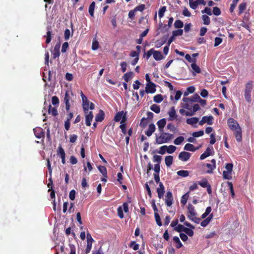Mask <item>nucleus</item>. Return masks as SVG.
<instances>
[{
    "label": "nucleus",
    "instance_id": "28",
    "mask_svg": "<svg viewBox=\"0 0 254 254\" xmlns=\"http://www.w3.org/2000/svg\"><path fill=\"white\" fill-rule=\"evenodd\" d=\"M198 184L202 188H206L210 185L206 178H203L201 181L198 182Z\"/></svg>",
    "mask_w": 254,
    "mask_h": 254
},
{
    "label": "nucleus",
    "instance_id": "63",
    "mask_svg": "<svg viewBox=\"0 0 254 254\" xmlns=\"http://www.w3.org/2000/svg\"><path fill=\"white\" fill-rule=\"evenodd\" d=\"M183 14L185 16L190 17L191 16V13L188 9L187 7H185L183 11Z\"/></svg>",
    "mask_w": 254,
    "mask_h": 254
},
{
    "label": "nucleus",
    "instance_id": "7",
    "mask_svg": "<svg viewBox=\"0 0 254 254\" xmlns=\"http://www.w3.org/2000/svg\"><path fill=\"white\" fill-rule=\"evenodd\" d=\"M168 114L169 115V121H174L176 120L178 123L181 122V120L178 119V115L176 114V110L174 107H172L171 108L170 110L168 112Z\"/></svg>",
    "mask_w": 254,
    "mask_h": 254
},
{
    "label": "nucleus",
    "instance_id": "15",
    "mask_svg": "<svg viewBox=\"0 0 254 254\" xmlns=\"http://www.w3.org/2000/svg\"><path fill=\"white\" fill-rule=\"evenodd\" d=\"M156 85L153 83H148L146 85L145 92L147 93H153L156 91Z\"/></svg>",
    "mask_w": 254,
    "mask_h": 254
},
{
    "label": "nucleus",
    "instance_id": "46",
    "mask_svg": "<svg viewBox=\"0 0 254 254\" xmlns=\"http://www.w3.org/2000/svg\"><path fill=\"white\" fill-rule=\"evenodd\" d=\"M184 140V137L182 136H179V137H177L175 139V140L174 141V143L176 145H180V144H181L183 142Z\"/></svg>",
    "mask_w": 254,
    "mask_h": 254
},
{
    "label": "nucleus",
    "instance_id": "29",
    "mask_svg": "<svg viewBox=\"0 0 254 254\" xmlns=\"http://www.w3.org/2000/svg\"><path fill=\"white\" fill-rule=\"evenodd\" d=\"M98 169L104 177L107 178V169L105 166H99Z\"/></svg>",
    "mask_w": 254,
    "mask_h": 254
},
{
    "label": "nucleus",
    "instance_id": "51",
    "mask_svg": "<svg viewBox=\"0 0 254 254\" xmlns=\"http://www.w3.org/2000/svg\"><path fill=\"white\" fill-rule=\"evenodd\" d=\"M206 166L208 168V170L206 171V172L209 174L212 173L213 170L215 169V166L211 165V164L207 163L206 164Z\"/></svg>",
    "mask_w": 254,
    "mask_h": 254
},
{
    "label": "nucleus",
    "instance_id": "16",
    "mask_svg": "<svg viewBox=\"0 0 254 254\" xmlns=\"http://www.w3.org/2000/svg\"><path fill=\"white\" fill-rule=\"evenodd\" d=\"M165 192V188L162 182H159V187L157 188V192L158 196L159 198H161L164 195Z\"/></svg>",
    "mask_w": 254,
    "mask_h": 254
},
{
    "label": "nucleus",
    "instance_id": "52",
    "mask_svg": "<svg viewBox=\"0 0 254 254\" xmlns=\"http://www.w3.org/2000/svg\"><path fill=\"white\" fill-rule=\"evenodd\" d=\"M221 10L220 8L217 6L214 7L213 8L212 13L218 16L221 14Z\"/></svg>",
    "mask_w": 254,
    "mask_h": 254
},
{
    "label": "nucleus",
    "instance_id": "43",
    "mask_svg": "<svg viewBox=\"0 0 254 254\" xmlns=\"http://www.w3.org/2000/svg\"><path fill=\"white\" fill-rule=\"evenodd\" d=\"M166 149L167 153L172 154L174 153L176 150V147L174 145H170L169 146H167Z\"/></svg>",
    "mask_w": 254,
    "mask_h": 254
},
{
    "label": "nucleus",
    "instance_id": "23",
    "mask_svg": "<svg viewBox=\"0 0 254 254\" xmlns=\"http://www.w3.org/2000/svg\"><path fill=\"white\" fill-rule=\"evenodd\" d=\"M247 7V3L246 2H243L240 3L239 5V12L238 15H241L244 11L246 10Z\"/></svg>",
    "mask_w": 254,
    "mask_h": 254
},
{
    "label": "nucleus",
    "instance_id": "4",
    "mask_svg": "<svg viewBox=\"0 0 254 254\" xmlns=\"http://www.w3.org/2000/svg\"><path fill=\"white\" fill-rule=\"evenodd\" d=\"M253 88V82L252 80L249 81L245 85L244 90V97L248 103L252 101L251 92Z\"/></svg>",
    "mask_w": 254,
    "mask_h": 254
},
{
    "label": "nucleus",
    "instance_id": "18",
    "mask_svg": "<svg viewBox=\"0 0 254 254\" xmlns=\"http://www.w3.org/2000/svg\"><path fill=\"white\" fill-rule=\"evenodd\" d=\"M105 118V113L102 110H100L99 113L95 116V121L96 122H101Z\"/></svg>",
    "mask_w": 254,
    "mask_h": 254
},
{
    "label": "nucleus",
    "instance_id": "19",
    "mask_svg": "<svg viewBox=\"0 0 254 254\" xmlns=\"http://www.w3.org/2000/svg\"><path fill=\"white\" fill-rule=\"evenodd\" d=\"M166 124V119L164 118L159 120L157 122V125L158 126V129L160 132H162L163 131V128L165 127Z\"/></svg>",
    "mask_w": 254,
    "mask_h": 254
},
{
    "label": "nucleus",
    "instance_id": "54",
    "mask_svg": "<svg viewBox=\"0 0 254 254\" xmlns=\"http://www.w3.org/2000/svg\"><path fill=\"white\" fill-rule=\"evenodd\" d=\"M188 214L196 213L194 207L191 204H189L188 206Z\"/></svg>",
    "mask_w": 254,
    "mask_h": 254
},
{
    "label": "nucleus",
    "instance_id": "39",
    "mask_svg": "<svg viewBox=\"0 0 254 254\" xmlns=\"http://www.w3.org/2000/svg\"><path fill=\"white\" fill-rule=\"evenodd\" d=\"M148 124L147 119L144 117L142 118L140 121L139 126L142 128L145 127Z\"/></svg>",
    "mask_w": 254,
    "mask_h": 254
},
{
    "label": "nucleus",
    "instance_id": "53",
    "mask_svg": "<svg viewBox=\"0 0 254 254\" xmlns=\"http://www.w3.org/2000/svg\"><path fill=\"white\" fill-rule=\"evenodd\" d=\"M192 229L191 228H189L186 227V229H185L184 232L190 237H192L194 234L193 231Z\"/></svg>",
    "mask_w": 254,
    "mask_h": 254
},
{
    "label": "nucleus",
    "instance_id": "60",
    "mask_svg": "<svg viewBox=\"0 0 254 254\" xmlns=\"http://www.w3.org/2000/svg\"><path fill=\"white\" fill-rule=\"evenodd\" d=\"M222 42V39L220 37L215 38L214 47H217Z\"/></svg>",
    "mask_w": 254,
    "mask_h": 254
},
{
    "label": "nucleus",
    "instance_id": "40",
    "mask_svg": "<svg viewBox=\"0 0 254 254\" xmlns=\"http://www.w3.org/2000/svg\"><path fill=\"white\" fill-rule=\"evenodd\" d=\"M166 10V7L163 6L159 8L158 11V16L160 18L163 17L165 12Z\"/></svg>",
    "mask_w": 254,
    "mask_h": 254
},
{
    "label": "nucleus",
    "instance_id": "24",
    "mask_svg": "<svg viewBox=\"0 0 254 254\" xmlns=\"http://www.w3.org/2000/svg\"><path fill=\"white\" fill-rule=\"evenodd\" d=\"M191 68L192 69V70H193L194 72L193 73V74L194 75H195V73H200L201 72V70H200V67H199L198 65H197L196 64V63H192L191 64Z\"/></svg>",
    "mask_w": 254,
    "mask_h": 254
},
{
    "label": "nucleus",
    "instance_id": "44",
    "mask_svg": "<svg viewBox=\"0 0 254 254\" xmlns=\"http://www.w3.org/2000/svg\"><path fill=\"white\" fill-rule=\"evenodd\" d=\"M154 216H155V220H156L157 224L159 226H161L162 224V222L161 221V218H160V217L159 214L157 212H155L154 213Z\"/></svg>",
    "mask_w": 254,
    "mask_h": 254
},
{
    "label": "nucleus",
    "instance_id": "48",
    "mask_svg": "<svg viewBox=\"0 0 254 254\" xmlns=\"http://www.w3.org/2000/svg\"><path fill=\"white\" fill-rule=\"evenodd\" d=\"M52 103L54 106H58L59 105V99L56 96H54L52 97Z\"/></svg>",
    "mask_w": 254,
    "mask_h": 254
},
{
    "label": "nucleus",
    "instance_id": "21",
    "mask_svg": "<svg viewBox=\"0 0 254 254\" xmlns=\"http://www.w3.org/2000/svg\"><path fill=\"white\" fill-rule=\"evenodd\" d=\"M47 34H46V35L44 37L46 38V43L48 44L51 42V39H52V32L51 31V26H48L47 27Z\"/></svg>",
    "mask_w": 254,
    "mask_h": 254
},
{
    "label": "nucleus",
    "instance_id": "30",
    "mask_svg": "<svg viewBox=\"0 0 254 254\" xmlns=\"http://www.w3.org/2000/svg\"><path fill=\"white\" fill-rule=\"evenodd\" d=\"M189 171L187 170H180L177 172V174L182 177H187L189 175Z\"/></svg>",
    "mask_w": 254,
    "mask_h": 254
},
{
    "label": "nucleus",
    "instance_id": "59",
    "mask_svg": "<svg viewBox=\"0 0 254 254\" xmlns=\"http://www.w3.org/2000/svg\"><path fill=\"white\" fill-rule=\"evenodd\" d=\"M204 134L203 130H199L198 131L194 132L192 133V136L194 137H198L201 136Z\"/></svg>",
    "mask_w": 254,
    "mask_h": 254
},
{
    "label": "nucleus",
    "instance_id": "26",
    "mask_svg": "<svg viewBox=\"0 0 254 254\" xmlns=\"http://www.w3.org/2000/svg\"><path fill=\"white\" fill-rule=\"evenodd\" d=\"M198 122V118L197 117H192L187 119L186 123L189 125H193Z\"/></svg>",
    "mask_w": 254,
    "mask_h": 254
},
{
    "label": "nucleus",
    "instance_id": "31",
    "mask_svg": "<svg viewBox=\"0 0 254 254\" xmlns=\"http://www.w3.org/2000/svg\"><path fill=\"white\" fill-rule=\"evenodd\" d=\"M133 72L131 71L126 73L124 75V79L126 82H128L132 77Z\"/></svg>",
    "mask_w": 254,
    "mask_h": 254
},
{
    "label": "nucleus",
    "instance_id": "27",
    "mask_svg": "<svg viewBox=\"0 0 254 254\" xmlns=\"http://www.w3.org/2000/svg\"><path fill=\"white\" fill-rule=\"evenodd\" d=\"M173 161V157L172 156L169 155L167 156L165 158V164L167 166H170L172 163Z\"/></svg>",
    "mask_w": 254,
    "mask_h": 254
},
{
    "label": "nucleus",
    "instance_id": "25",
    "mask_svg": "<svg viewBox=\"0 0 254 254\" xmlns=\"http://www.w3.org/2000/svg\"><path fill=\"white\" fill-rule=\"evenodd\" d=\"M184 150L190 151H195L197 148H195L193 145L190 143H187L184 148Z\"/></svg>",
    "mask_w": 254,
    "mask_h": 254
},
{
    "label": "nucleus",
    "instance_id": "56",
    "mask_svg": "<svg viewBox=\"0 0 254 254\" xmlns=\"http://www.w3.org/2000/svg\"><path fill=\"white\" fill-rule=\"evenodd\" d=\"M129 246L134 251H136L139 249V245L136 244L134 241L131 242L129 245Z\"/></svg>",
    "mask_w": 254,
    "mask_h": 254
},
{
    "label": "nucleus",
    "instance_id": "45",
    "mask_svg": "<svg viewBox=\"0 0 254 254\" xmlns=\"http://www.w3.org/2000/svg\"><path fill=\"white\" fill-rule=\"evenodd\" d=\"M186 227H185L183 225L181 224H179L177 226L174 228V230L176 232L181 233V232H184L185 229H186Z\"/></svg>",
    "mask_w": 254,
    "mask_h": 254
},
{
    "label": "nucleus",
    "instance_id": "34",
    "mask_svg": "<svg viewBox=\"0 0 254 254\" xmlns=\"http://www.w3.org/2000/svg\"><path fill=\"white\" fill-rule=\"evenodd\" d=\"M95 6V2L93 1L91 3L89 7V13L91 16H94V12Z\"/></svg>",
    "mask_w": 254,
    "mask_h": 254
},
{
    "label": "nucleus",
    "instance_id": "58",
    "mask_svg": "<svg viewBox=\"0 0 254 254\" xmlns=\"http://www.w3.org/2000/svg\"><path fill=\"white\" fill-rule=\"evenodd\" d=\"M183 30L182 29H178L173 31L174 36H181L183 35Z\"/></svg>",
    "mask_w": 254,
    "mask_h": 254
},
{
    "label": "nucleus",
    "instance_id": "22",
    "mask_svg": "<svg viewBox=\"0 0 254 254\" xmlns=\"http://www.w3.org/2000/svg\"><path fill=\"white\" fill-rule=\"evenodd\" d=\"M153 57L156 61H160L164 58L161 52L155 51L154 50L153 53Z\"/></svg>",
    "mask_w": 254,
    "mask_h": 254
},
{
    "label": "nucleus",
    "instance_id": "36",
    "mask_svg": "<svg viewBox=\"0 0 254 254\" xmlns=\"http://www.w3.org/2000/svg\"><path fill=\"white\" fill-rule=\"evenodd\" d=\"M173 240L175 242V243H176L177 244L176 248L177 249H180L183 246V245L181 242L179 237H178L177 236L174 237Z\"/></svg>",
    "mask_w": 254,
    "mask_h": 254
},
{
    "label": "nucleus",
    "instance_id": "38",
    "mask_svg": "<svg viewBox=\"0 0 254 254\" xmlns=\"http://www.w3.org/2000/svg\"><path fill=\"white\" fill-rule=\"evenodd\" d=\"M202 19L204 25H209L210 23V18L206 15H202Z\"/></svg>",
    "mask_w": 254,
    "mask_h": 254
},
{
    "label": "nucleus",
    "instance_id": "42",
    "mask_svg": "<svg viewBox=\"0 0 254 254\" xmlns=\"http://www.w3.org/2000/svg\"><path fill=\"white\" fill-rule=\"evenodd\" d=\"M223 177L224 179L231 180L232 179V173L224 171L223 172Z\"/></svg>",
    "mask_w": 254,
    "mask_h": 254
},
{
    "label": "nucleus",
    "instance_id": "57",
    "mask_svg": "<svg viewBox=\"0 0 254 254\" xmlns=\"http://www.w3.org/2000/svg\"><path fill=\"white\" fill-rule=\"evenodd\" d=\"M233 165L232 163H227L225 165V169L226 171L232 173L233 171Z\"/></svg>",
    "mask_w": 254,
    "mask_h": 254
},
{
    "label": "nucleus",
    "instance_id": "41",
    "mask_svg": "<svg viewBox=\"0 0 254 254\" xmlns=\"http://www.w3.org/2000/svg\"><path fill=\"white\" fill-rule=\"evenodd\" d=\"M179 113L182 115H185L186 116H192L193 115V113H190V112H188L185 111L184 109H181L179 110Z\"/></svg>",
    "mask_w": 254,
    "mask_h": 254
},
{
    "label": "nucleus",
    "instance_id": "37",
    "mask_svg": "<svg viewBox=\"0 0 254 254\" xmlns=\"http://www.w3.org/2000/svg\"><path fill=\"white\" fill-rule=\"evenodd\" d=\"M150 109L157 114H158L160 112V108L158 105L156 104H153L151 105L150 107Z\"/></svg>",
    "mask_w": 254,
    "mask_h": 254
},
{
    "label": "nucleus",
    "instance_id": "12",
    "mask_svg": "<svg viewBox=\"0 0 254 254\" xmlns=\"http://www.w3.org/2000/svg\"><path fill=\"white\" fill-rule=\"evenodd\" d=\"M191 154L186 151H182L179 154V159L182 161L186 162L189 160Z\"/></svg>",
    "mask_w": 254,
    "mask_h": 254
},
{
    "label": "nucleus",
    "instance_id": "14",
    "mask_svg": "<svg viewBox=\"0 0 254 254\" xmlns=\"http://www.w3.org/2000/svg\"><path fill=\"white\" fill-rule=\"evenodd\" d=\"M61 47V43L59 42L57 43L54 48L53 51L52 52V57L54 59L58 58L60 55V49Z\"/></svg>",
    "mask_w": 254,
    "mask_h": 254
},
{
    "label": "nucleus",
    "instance_id": "20",
    "mask_svg": "<svg viewBox=\"0 0 254 254\" xmlns=\"http://www.w3.org/2000/svg\"><path fill=\"white\" fill-rule=\"evenodd\" d=\"M156 129L155 126L153 124L149 125L148 129L145 131V134L147 136H150Z\"/></svg>",
    "mask_w": 254,
    "mask_h": 254
},
{
    "label": "nucleus",
    "instance_id": "17",
    "mask_svg": "<svg viewBox=\"0 0 254 254\" xmlns=\"http://www.w3.org/2000/svg\"><path fill=\"white\" fill-rule=\"evenodd\" d=\"M213 147L212 146L208 147L206 148V149L205 150V151H204V152L203 153L200 155V159L202 160L204 159L206 157L209 156L211 155L212 150H213Z\"/></svg>",
    "mask_w": 254,
    "mask_h": 254
},
{
    "label": "nucleus",
    "instance_id": "35",
    "mask_svg": "<svg viewBox=\"0 0 254 254\" xmlns=\"http://www.w3.org/2000/svg\"><path fill=\"white\" fill-rule=\"evenodd\" d=\"M153 100L155 103H161L163 100V96L161 94H157L154 96Z\"/></svg>",
    "mask_w": 254,
    "mask_h": 254
},
{
    "label": "nucleus",
    "instance_id": "3",
    "mask_svg": "<svg viewBox=\"0 0 254 254\" xmlns=\"http://www.w3.org/2000/svg\"><path fill=\"white\" fill-rule=\"evenodd\" d=\"M160 136L156 138V141L157 144H160L168 142L174 137V135L172 134L164 132L163 131L160 132Z\"/></svg>",
    "mask_w": 254,
    "mask_h": 254
},
{
    "label": "nucleus",
    "instance_id": "33",
    "mask_svg": "<svg viewBox=\"0 0 254 254\" xmlns=\"http://www.w3.org/2000/svg\"><path fill=\"white\" fill-rule=\"evenodd\" d=\"M189 197V192H188L186 193L185 194H184L181 199V203L183 205H185L187 202V200Z\"/></svg>",
    "mask_w": 254,
    "mask_h": 254
},
{
    "label": "nucleus",
    "instance_id": "13",
    "mask_svg": "<svg viewBox=\"0 0 254 254\" xmlns=\"http://www.w3.org/2000/svg\"><path fill=\"white\" fill-rule=\"evenodd\" d=\"M84 114H85V124L87 126L89 127L91 126L93 118V112L88 111L87 113Z\"/></svg>",
    "mask_w": 254,
    "mask_h": 254
},
{
    "label": "nucleus",
    "instance_id": "50",
    "mask_svg": "<svg viewBox=\"0 0 254 254\" xmlns=\"http://www.w3.org/2000/svg\"><path fill=\"white\" fill-rule=\"evenodd\" d=\"M162 160V156L160 155H155L153 157V161L154 162H157V164H160Z\"/></svg>",
    "mask_w": 254,
    "mask_h": 254
},
{
    "label": "nucleus",
    "instance_id": "1",
    "mask_svg": "<svg viewBox=\"0 0 254 254\" xmlns=\"http://www.w3.org/2000/svg\"><path fill=\"white\" fill-rule=\"evenodd\" d=\"M227 124L231 130L234 131V135L238 142L242 140V130L238 122L232 118L228 119Z\"/></svg>",
    "mask_w": 254,
    "mask_h": 254
},
{
    "label": "nucleus",
    "instance_id": "11",
    "mask_svg": "<svg viewBox=\"0 0 254 254\" xmlns=\"http://www.w3.org/2000/svg\"><path fill=\"white\" fill-rule=\"evenodd\" d=\"M165 203L167 206H171L173 202V197L172 193L171 191H167L165 196Z\"/></svg>",
    "mask_w": 254,
    "mask_h": 254
},
{
    "label": "nucleus",
    "instance_id": "5",
    "mask_svg": "<svg viewBox=\"0 0 254 254\" xmlns=\"http://www.w3.org/2000/svg\"><path fill=\"white\" fill-rule=\"evenodd\" d=\"M127 112L124 113L123 111L118 112L114 117V121L116 122L121 121V123H126L127 121Z\"/></svg>",
    "mask_w": 254,
    "mask_h": 254
},
{
    "label": "nucleus",
    "instance_id": "2",
    "mask_svg": "<svg viewBox=\"0 0 254 254\" xmlns=\"http://www.w3.org/2000/svg\"><path fill=\"white\" fill-rule=\"evenodd\" d=\"M198 98L199 95L197 94L193 95L191 97L183 98L182 107L191 111L193 103L196 102Z\"/></svg>",
    "mask_w": 254,
    "mask_h": 254
},
{
    "label": "nucleus",
    "instance_id": "49",
    "mask_svg": "<svg viewBox=\"0 0 254 254\" xmlns=\"http://www.w3.org/2000/svg\"><path fill=\"white\" fill-rule=\"evenodd\" d=\"M58 154L60 155L61 157L65 156V153L64 152V150L61 145L60 146H59V147H58Z\"/></svg>",
    "mask_w": 254,
    "mask_h": 254
},
{
    "label": "nucleus",
    "instance_id": "10",
    "mask_svg": "<svg viewBox=\"0 0 254 254\" xmlns=\"http://www.w3.org/2000/svg\"><path fill=\"white\" fill-rule=\"evenodd\" d=\"M70 100L71 97L69 96V92L68 91H66L64 95V101L65 105V110L67 112L69 111L70 108V104L69 102Z\"/></svg>",
    "mask_w": 254,
    "mask_h": 254
},
{
    "label": "nucleus",
    "instance_id": "61",
    "mask_svg": "<svg viewBox=\"0 0 254 254\" xmlns=\"http://www.w3.org/2000/svg\"><path fill=\"white\" fill-rule=\"evenodd\" d=\"M120 128L121 129L122 132H123V134H126L127 133L126 125L125 123H121Z\"/></svg>",
    "mask_w": 254,
    "mask_h": 254
},
{
    "label": "nucleus",
    "instance_id": "64",
    "mask_svg": "<svg viewBox=\"0 0 254 254\" xmlns=\"http://www.w3.org/2000/svg\"><path fill=\"white\" fill-rule=\"evenodd\" d=\"M165 41H160L157 40L155 42V47L157 48L161 47L163 45H164L165 43Z\"/></svg>",
    "mask_w": 254,
    "mask_h": 254
},
{
    "label": "nucleus",
    "instance_id": "6",
    "mask_svg": "<svg viewBox=\"0 0 254 254\" xmlns=\"http://www.w3.org/2000/svg\"><path fill=\"white\" fill-rule=\"evenodd\" d=\"M81 97L82 100V108L83 112L84 113H87L88 111H89V106L90 102L82 91L81 92Z\"/></svg>",
    "mask_w": 254,
    "mask_h": 254
},
{
    "label": "nucleus",
    "instance_id": "47",
    "mask_svg": "<svg viewBox=\"0 0 254 254\" xmlns=\"http://www.w3.org/2000/svg\"><path fill=\"white\" fill-rule=\"evenodd\" d=\"M183 22L180 20H177L174 23V26L176 28H181L183 27Z\"/></svg>",
    "mask_w": 254,
    "mask_h": 254
},
{
    "label": "nucleus",
    "instance_id": "62",
    "mask_svg": "<svg viewBox=\"0 0 254 254\" xmlns=\"http://www.w3.org/2000/svg\"><path fill=\"white\" fill-rule=\"evenodd\" d=\"M75 193L76 192L74 190H70L69 194V197L70 199H71V200H74L75 197Z\"/></svg>",
    "mask_w": 254,
    "mask_h": 254
},
{
    "label": "nucleus",
    "instance_id": "55",
    "mask_svg": "<svg viewBox=\"0 0 254 254\" xmlns=\"http://www.w3.org/2000/svg\"><path fill=\"white\" fill-rule=\"evenodd\" d=\"M201 13H205L208 15H211L212 14L211 8L208 7H205L203 10H201Z\"/></svg>",
    "mask_w": 254,
    "mask_h": 254
},
{
    "label": "nucleus",
    "instance_id": "32",
    "mask_svg": "<svg viewBox=\"0 0 254 254\" xmlns=\"http://www.w3.org/2000/svg\"><path fill=\"white\" fill-rule=\"evenodd\" d=\"M48 113L50 114H52L54 116H56L58 114V111L56 108H53L51 105L49 106Z\"/></svg>",
    "mask_w": 254,
    "mask_h": 254
},
{
    "label": "nucleus",
    "instance_id": "8",
    "mask_svg": "<svg viewBox=\"0 0 254 254\" xmlns=\"http://www.w3.org/2000/svg\"><path fill=\"white\" fill-rule=\"evenodd\" d=\"M33 131L35 136L39 139L42 138L43 140L45 136V131L40 127H36L33 129Z\"/></svg>",
    "mask_w": 254,
    "mask_h": 254
},
{
    "label": "nucleus",
    "instance_id": "9",
    "mask_svg": "<svg viewBox=\"0 0 254 254\" xmlns=\"http://www.w3.org/2000/svg\"><path fill=\"white\" fill-rule=\"evenodd\" d=\"M213 118L212 116H204L199 122V125L202 126L205 123H207L209 125H211L213 124Z\"/></svg>",
    "mask_w": 254,
    "mask_h": 254
}]
</instances>
